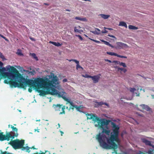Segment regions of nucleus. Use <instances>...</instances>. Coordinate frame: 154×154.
Returning <instances> with one entry per match:
<instances>
[{
	"label": "nucleus",
	"mask_w": 154,
	"mask_h": 154,
	"mask_svg": "<svg viewBox=\"0 0 154 154\" xmlns=\"http://www.w3.org/2000/svg\"><path fill=\"white\" fill-rule=\"evenodd\" d=\"M49 78H38L34 80V86L37 88V91L39 93L40 96H44L48 94L52 95L54 85L58 84V79L56 75L54 74L48 76Z\"/></svg>",
	"instance_id": "obj_1"
},
{
	"label": "nucleus",
	"mask_w": 154,
	"mask_h": 154,
	"mask_svg": "<svg viewBox=\"0 0 154 154\" xmlns=\"http://www.w3.org/2000/svg\"><path fill=\"white\" fill-rule=\"evenodd\" d=\"M111 125L112 128L113 134L111 133L110 137L108 138L103 134L99 133L97 136V139L99 142L100 146L103 148L106 149L115 150L117 148L118 145L114 141L119 143V127L115 123L111 122Z\"/></svg>",
	"instance_id": "obj_2"
},
{
	"label": "nucleus",
	"mask_w": 154,
	"mask_h": 154,
	"mask_svg": "<svg viewBox=\"0 0 154 154\" xmlns=\"http://www.w3.org/2000/svg\"><path fill=\"white\" fill-rule=\"evenodd\" d=\"M15 74V78L14 79H10L9 81L5 80V83L9 84L11 87H14V88L18 87L21 88H25L26 85H28L29 87L28 89V91L31 92L32 91L33 88L37 89V88H35L34 86V84L35 85H37L34 83V80L31 79H25L24 77L19 73L18 70L14 68V70L12 71Z\"/></svg>",
	"instance_id": "obj_3"
},
{
	"label": "nucleus",
	"mask_w": 154,
	"mask_h": 154,
	"mask_svg": "<svg viewBox=\"0 0 154 154\" xmlns=\"http://www.w3.org/2000/svg\"><path fill=\"white\" fill-rule=\"evenodd\" d=\"M12 131L6 132V134H4L3 132H0V141H2L4 140L9 141L10 139L12 140L17 137L18 135L17 133V129L12 125L11 126Z\"/></svg>",
	"instance_id": "obj_4"
},
{
	"label": "nucleus",
	"mask_w": 154,
	"mask_h": 154,
	"mask_svg": "<svg viewBox=\"0 0 154 154\" xmlns=\"http://www.w3.org/2000/svg\"><path fill=\"white\" fill-rule=\"evenodd\" d=\"M86 115L87 116V119H92L94 122H97L98 124L95 125L96 127H102L104 125L107 126L111 122L109 120L100 119L95 114L88 113Z\"/></svg>",
	"instance_id": "obj_5"
},
{
	"label": "nucleus",
	"mask_w": 154,
	"mask_h": 154,
	"mask_svg": "<svg viewBox=\"0 0 154 154\" xmlns=\"http://www.w3.org/2000/svg\"><path fill=\"white\" fill-rule=\"evenodd\" d=\"M9 143L15 149H21L23 150L26 149V152L28 153L30 152V151H29V148L28 146H23L24 145V140H20L18 139H16L11 141Z\"/></svg>",
	"instance_id": "obj_6"
},
{
	"label": "nucleus",
	"mask_w": 154,
	"mask_h": 154,
	"mask_svg": "<svg viewBox=\"0 0 154 154\" xmlns=\"http://www.w3.org/2000/svg\"><path fill=\"white\" fill-rule=\"evenodd\" d=\"M62 105H60L57 104V105H54L53 107L54 109V110L56 111H62V112H60L59 114L61 115L63 114H65V106H63L62 107Z\"/></svg>",
	"instance_id": "obj_7"
},
{
	"label": "nucleus",
	"mask_w": 154,
	"mask_h": 154,
	"mask_svg": "<svg viewBox=\"0 0 154 154\" xmlns=\"http://www.w3.org/2000/svg\"><path fill=\"white\" fill-rule=\"evenodd\" d=\"M53 92L52 95H55L59 98L62 97L63 99L64 97H66V93L65 92H63L62 93L55 89L54 88L53 89Z\"/></svg>",
	"instance_id": "obj_8"
},
{
	"label": "nucleus",
	"mask_w": 154,
	"mask_h": 154,
	"mask_svg": "<svg viewBox=\"0 0 154 154\" xmlns=\"http://www.w3.org/2000/svg\"><path fill=\"white\" fill-rule=\"evenodd\" d=\"M100 75L99 74L94 76H91V78L93 80L94 83H96L98 82L100 78Z\"/></svg>",
	"instance_id": "obj_9"
},
{
	"label": "nucleus",
	"mask_w": 154,
	"mask_h": 154,
	"mask_svg": "<svg viewBox=\"0 0 154 154\" xmlns=\"http://www.w3.org/2000/svg\"><path fill=\"white\" fill-rule=\"evenodd\" d=\"M70 62L71 61H73L74 62H75L77 64L76 66V69L78 70L80 68L82 69V70L83 69V68L79 65V61H78L77 60H75V59H71V60H68Z\"/></svg>",
	"instance_id": "obj_10"
},
{
	"label": "nucleus",
	"mask_w": 154,
	"mask_h": 154,
	"mask_svg": "<svg viewBox=\"0 0 154 154\" xmlns=\"http://www.w3.org/2000/svg\"><path fill=\"white\" fill-rule=\"evenodd\" d=\"M116 44L117 45L116 47V49H121L123 47H125L127 45L126 44L120 42H117Z\"/></svg>",
	"instance_id": "obj_11"
},
{
	"label": "nucleus",
	"mask_w": 154,
	"mask_h": 154,
	"mask_svg": "<svg viewBox=\"0 0 154 154\" xmlns=\"http://www.w3.org/2000/svg\"><path fill=\"white\" fill-rule=\"evenodd\" d=\"M141 140L142 142L145 143L146 145L152 146L151 144V141H149L145 138L142 139Z\"/></svg>",
	"instance_id": "obj_12"
},
{
	"label": "nucleus",
	"mask_w": 154,
	"mask_h": 154,
	"mask_svg": "<svg viewBox=\"0 0 154 154\" xmlns=\"http://www.w3.org/2000/svg\"><path fill=\"white\" fill-rule=\"evenodd\" d=\"M102 127H100V128L103 129V131H102V133H105L107 135H109L110 133V130H107L105 129L104 128L103 126Z\"/></svg>",
	"instance_id": "obj_13"
},
{
	"label": "nucleus",
	"mask_w": 154,
	"mask_h": 154,
	"mask_svg": "<svg viewBox=\"0 0 154 154\" xmlns=\"http://www.w3.org/2000/svg\"><path fill=\"white\" fill-rule=\"evenodd\" d=\"M143 109H145L147 111H149L150 108L148 106L145 105L144 104H141L140 105Z\"/></svg>",
	"instance_id": "obj_14"
},
{
	"label": "nucleus",
	"mask_w": 154,
	"mask_h": 154,
	"mask_svg": "<svg viewBox=\"0 0 154 154\" xmlns=\"http://www.w3.org/2000/svg\"><path fill=\"white\" fill-rule=\"evenodd\" d=\"M100 30L98 28H95L94 31H91V32L95 35H98L100 34Z\"/></svg>",
	"instance_id": "obj_15"
},
{
	"label": "nucleus",
	"mask_w": 154,
	"mask_h": 154,
	"mask_svg": "<svg viewBox=\"0 0 154 154\" xmlns=\"http://www.w3.org/2000/svg\"><path fill=\"white\" fill-rule=\"evenodd\" d=\"M49 43H51V44H52L53 45L56 46H57V47L60 46L62 45L61 44H60V43L58 42H52V41H50L49 42Z\"/></svg>",
	"instance_id": "obj_16"
},
{
	"label": "nucleus",
	"mask_w": 154,
	"mask_h": 154,
	"mask_svg": "<svg viewBox=\"0 0 154 154\" xmlns=\"http://www.w3.org/2000/svg\"><path fill=\"white\" fill-rule=\"evenodd\" d=\"M99 15L104 19H106L110 17V15H106L102 14H100Z\"/></svg>",
	"instance_id": "obj_17"
},
{
	"label": "nucleus",
	"mask_w": 154,
	"mask_h": 154,
	"mask_svg": "<svg viewBox=\"0 0 154 154\" xmlns=\"http://www.w3.org/2000/svg\"><path fill=\"white\" fill-rule=\"evenodd\" d=\"M119 26H124L126 28H127L128 27L126 23L123 21L120 22H119Z\"/></svg>",
	"instance_id": "obj_18"
},
{
	"label": "nucleus",
	"mask_w": 154,
	"mask_h": 154,
	"mask_svg": "<svg viewBox=\"0 0 154 154\" xmlns=\"http://www.w3.org/2000/svg\"><path fill=\"white\" fill-rule=\"evenodd\" d=\"M63 100L66 102V104H67L69 103V104H70V103H71L72 101H70L69 99H68L66 97H64L63 98Z\"/></svg>",
	"instance_id": "obj_19"
},
{
	"label": "nucleus",
	"mask_w": 154,
	"mask_h": 154,
	"mask_svg": "<svg viewBox=\"0 0 154 154\" xmlns=\"http://www.w3.org/2000/svg\"><path fill=\"white\" fill-rule=\"evenodd\" d=\"M128 28L130 29H138V27L131 25H130L128 26Z\"/></svg>",
	"instance_id": "obj_20"
},
{
	"label": "nucleus",
	"mask_w": 154,
	"mask_h": 154,
	"mask_svg": "<svg viewBox=\"0 0 154 154\" xmlns=\"http://www.w3.org/2000/svg\"><path fill=\"white\" fill-rule=\"evenodd\" d=\"M71 103H70V104L71 106L72 107H70L69 108V110L71 109H72L73 110H74V108L75 107V106L76 105H74L73 103L72 102Z\"/></svg>",
	"instance_id": "obj_21"
},
{
	"label": "nucleus",
	"mask_w": 154,
	"mask_h": 154,
	"mask_svg": "<svg viewBox=\"0 0 154 154\" xmlns=\"http://www.w3.org/2000/svg\"><path fill=\"white\" fill-rule=\"evenodd\" d=\"M107 54H108L111 56H116L117 54L116 53H115L111 52H107Z\"/></svg>",
	"instance_id": "obj_22"
},
{
	"label": "nucleus",
	"mask_w": 154,
	"mask_h": 154,
	"mask_svg": "<svg viewBox=\"0 0 154 154\" xmlns=\"http://www.w3.org/2000/svg\"><path fill=\"white\" fill-rule=\"evenodd\" d=\"M75 19L76 20H82L84 21L86 20V19L84 18H81L78 17H76L75 18Z\"/></svg>",
	"instance_id": "obj_23"
},
{
	"label": "nucleus",
	"mask_w": 154,
	"mask_h": 154,
	"mask_svg": "<svg viewBox=\"0 0 154 154\" xmlns=\"http://www.w3.org/2000/svg\"><path fill=\"white\" fill-rule=\"evenodd\" d=\"M118 70H121V71H123L124 73L127 70L126 69H125L124 68H120V67H118Z\"/></svg>",
	"instance_id": "obj_24"
},
{
	"label": "nucleus",
	"mask_w": 154,
	"mask_h": 154,
	"mask_svg": "<svg viewBox=\"0 0 154 154\" xmlns=\"http://www.w3.org/2000/svg\"><path fill=\"white\" fill-rule=\"evenodd\" d=\"M104 44L106 45H107L109 47H110L112 48H113L114 47L111 44H110L109 42L105 41Z\"/></svg>",
	"instance_id": "obj_25"
},
{
	"label": "nucleus",
	"mask_w": 154,
	"mask_h": 154,
	"mask_svg": "<svg viewBox=\"0 0 154 154\" xmlns=\"http://www.w3.org/2000/svg\"><path fill=\"white\" fill-rule=\"evenodd\" d=\"M81 106H78L77 105H76L75 106V108H76V109L78 111H79V112H80V109L81 108H82V107H81Z\"/></svg>",
	"instance_id": "obj_26"
},
{
	"label": "nucleus",
	"mask_w": 154,
	"mask_h": 154,
	"mask_svg": "<svg viewBox=\"0 0 154 154\" xmlns=\"http://www.w3.org/2000/svg\"><path fill=\"white\" fill-rule=\"evenodd\" d=\"M32 57L34 59H35L36 60H38V57L36 56V55L35 54V53H32Z\"/></svg>",
	"instance_id": "obj_27"
},
{
	"label": "nucleus",
	"mask_w": 154,
	"mask_h": 154,
	"mask_svg": "<svg viewBox=\"0 0 154 154\" xmlns=\"http://www.w3.org/2000/svg\"><path fill=\"white\" fill-rule=\"evenodd\" d=\"M120 66H122L124 67H126V66L125 63L120 62V64H119Z\"/></svg>",
	"instance_id": "obj_28"
},
{
	"label": "nucleus",
	"mask_w": 154,
	"mask_h": 154,
	"mask_svg": "<svg viewBox=\"0 0 154 154\" xmlns=\"http://www.w3.org/2000/svg\"><path fill=\"white\" fill-rule=\"evenodd\" d=\"M82 76L85 78H91V75H89L88 74H85V75H82Z\"/></svg>",
	"instance_id": "obj_29"
},
{
	"label": "nucleus",
	"mask_w": 154,
	"mask_h": 154,
	"mask_svg": "<svg viewBox=\"0 0 154 154\" xmlns=\"http://www.w3.org/2000/svg\"><path fill=\"white\" fill-rule=\"evenodd\" d=\"M116 56L118 57H120V58H127V57H126V56H122V55H119V54H117V56Z\"/></svg>",
	"instance_id": "obj_30"
},
{
	"label": "nucleus",
	"mask_w": 154,
	"mask_h": 154,
	"mask_svg": "<svg viewBox=\"0 0 154 154\" xmlns=\"http://www.w3.org/2000/svg\"><path fill=\"white\" fill-rule=\"evenodd\" d=\"M120 62L117 60H113L112 61V63H115V64H119Z\"/></svg>",
	"instance_id": "obj_31"
},
{
	"label": "nucleus",
	"mask_w": 154,
	"mask_h": 154,
	"mask_svg": "<svg viewBox=\"0 0 154 154\" xmlns=\"http://www.w3.org/2000/svg\"><path fill=\"white\" fill-rule=\"evenodd\" d=\"M153 149L149 150L148 151V153L149 154H153Z\"/></svg>",
	"instance_id": "obj_32"
},
{
	"label": "nucleus",
	"mask_w": 154,
	"mask_h": 154,
	"mask_svg": "<svg viewBox=\"0 0 154 154\" xmlns=\"http://www.w3.org/2000/svg\"><path fill=\"white\" fill-rule=\"evenodd\" d=\"M48 151H45V152H42V151H40V153H38V152H37L36 153H34L32 154H45V153Z\"/></svg>",
	"instance_id": "obj_33"
},
{
	"label": "nucleus",
	"mask_w": 154,
	"mask_h": 154,
	"mask_svg": "<svg viewBox=\"0 0 154 154\" xmlns=\"http://www.w3.org/2000/svg\"><path fill=\"white\" fill-rule=\"evenodd\" d=\"M0 57L3 60L5 59V58L4 56L2 54V53L0 52Z\"/></svg>",
	"instance_id": "obj_34"
},
{
	"label": "nucleus",
	"mask_w": 154,
	"mask_h": 154,
	"mask_svg": "<svg viewBox=\"0 0 154 154\" xmlns=\"http://www.w3.org/2000/svg\"><path fill=\"white\" fill-rule=\"evenodd\" d=\"M136 90V89L134 88H130V91L132 93L134 92V91Z\"/></svg>",
	"instance_id": "obj_35"
},
{
	"label": "nucleus",
	"mask_w": 154,
	"mask_h": 154,
	"mask_svg": "<svg viewBox=\"0 0 154 154\" xmlns=\"http://www.w3.org/2000/svg\"><path fill=\"white\" fill-rule=\"evenodd\" d=\"M89 39L91 41H93L99 44V43H100V42L99 41H97V40H94V39H92L91 38H89Z\"/></svg>",
	"instance_id": "obj_36"
},
{
	"label": "nucleus",
	"mask_w": 154,
	"mask_h": 154,
	"mask_svg": "<svg viewBox=\"0 0 154 154\" xmlns=\"http://www.w3.org/2000/svg\"><path fill=\"white\" fill-rule=\"evenodd\" d=\"M0 36L2 38L4 39L6 41H8V40L3 35L0 34Z\"/></svg>",
	"instance_id": "obj_37"
},
{
	"label": "nucleus",
	"mask_w": 154,
	"mask_h": 154,
	"mask_svg": "<svg viewBox=\"0 0 154 154\" xmlns=\"http://www.w3.org/2000/svg\"><path fill=\"white\" fill-rule=\"evenodd\" d=\"M77 36L79 38V39H80L81 40H83V38H82V36L79 35H77Z\"/></svg>",
	"instance_id": "obj_38"
},
{
	"label": "nucleus",
	"mask_w": 154,
	"mask_h": 154,
	"mask_svg": "<svg viewBox=\"0 0 154 154\" xmlns=\"http://www.w3.org/2000/svg\"><path fill=\"white\" fill-rule=\"evenodd\" d=\"M98 104L100 105H102L104 104V103L103 102H98Z\"/></svg>",
	"instance_id": "obj_39"
},
{
	"label": "nucleus",
	"mask_w": 154,
	"mask_h": 154,
	"mask_svg": "<svg viewBox=\"0 0 154 154\" xmlns=\"http://www.w3.org/2000/svg\"><path fill=\"white\" fill-rule=\"evenodd\" d=\"M104 60L105 61H107L109 63H112V61L111 60H109L108 59H104Z\"/></svg>",
	"instance_id": "obj_40"
},
{
	"label": "nucleus",
	"mask_w": 154,
	"mask_h": 154,
	"mask_svg": "<svg viewBox=\"0 0 154 154\" xmlns=\"http://www.w3.org/2000/svg\"><path fill=\"white\" fill-rule=\"evenodd\" d=\"M74 31L75 32H79V30L78 29H77L76 27L75 28Z\"/></svg>",
	"instance_id": "obj_41"
},
{
	"label": "nucleus",
	"mask_w": 154,
	"mask_h": 154,
	"mask_svg": "<svg viewBox=\"0 0 154 154\" xmlns=\"http://www.w3.org/2000/svg\"><path fill=\"white\" fill-rule=\"evenodd\" d=\"M108 36L110 37H112V38H115V37L114 36L112 35H110V34L108 35Z\"/></svg>",
	"instance_id": "obj_42"
},
{
	"label": "nucleus",
	"mask_w": 154,
	"mask_h": 154,
	"mask_svg": "<svg viewBox=\"0 0 154 154\" xmlns=\"http://www.w3.org/2000/svg\"><path fill=\"white\" fill-rule=\"evenodd\" d=\"M107 32H108V31L106 30H104V31H102V32L103 33H106Z\"/></svg>",
	"instance_id": "obj_43"
},
{
	"label": "nucleus",
	"mask_w": 154,
	"mask_h": 154,
	"mask_svg": "<svg viewBox=\"0 0 154 154\" xmlns=\"http://www.w3.org/2000/svg\"><path fill=\"white\" fill-rule=\"evenodd\" d=\"M29 151H30V150H29V149H36L35 148V147H34V146H33L32 147H29Z\"/></svg>",
	"instance_id": "obj_44"
},
{
	"label": "nucleus",
	"mask_w": 154,
	"mask_h": 154,
	"mask_svg": "<svg viewBox=\"0 0 154 154\" xmlns=\"http://www.w3.org/2000/svg\"><path fill=\"white\" fill-rule=\"evenodd\" d=\"M144 153L140 151L139 152L137 153L136 154H144Z\"/></svg>",
	"instance_id": "obj_45"
},
{
	"label": "nucleus",
	"mask_w": 154,
	"mask_h": 154,
	"mask_svg": "<svg viewBox=\"0 0 154 154\" xmlns=\"http://www.w3.org/2000/svg\"><path fill=\"white\" fill-rule=\"evenodd\" d=\"M17 54L18 55H23V54L21 52H18Z\"/></svg>",
	"instance_id": "obj_46"
},
{
	"label": "nucleus",
	"mask_w": 154,
	"mask_h": 154,
	"mask_svg": "<svg viewBox=\"0 0 154 154\" xmlns=\"http://www.w3.org/2000/svg\"><path fill=\"white\" fill-rule=\"evenodd\" d=\"M67 79H64L63 80V82H66L67 81Z\"/></svg>",
	"instance_id": "obj_47"
},
{
	"label": "nucleus",
	"mask_w": 154,
	"mask_h": 154,
	"mask_svg": "<svg viewBox=\"0 0 154 154\" xmlns=\"http://www.w3.org/2000/svg\"><path fill=\"white\" fill-rule=\"evenodd\" d=\"M104 28L105 29H108V30H112V28H106L105 27H104Z\"/></svg>",
	"instance_id": "obj_48"
},
{
	"label": "nucleus",
	"mask_w": 154,
	"mask_h": 154,
	"mask_svg": "<svg viewBox=\"0 0 154 154\" xmlns=\"http://www.w3.org/2000/svg\"><path fill=\"white\" fill-rule=\"evenodd\" d=\"M44 4L45 5H49V4H48L47 3H44Z\"/></svg>",
	"instance_id": "obj_49"
},
{
	"label": "nucleus",
	"mask_w": 154,
	"mask_h": 154,
	"mask_svg": "<svg viewBox=\"0 0 154 154\" xmlns=\"http://www.w3.org/2000/svg\"><path fill=\"white\" fill-rule=\"evenodd\" d=\"M39 129H38V130H36V129H35V131H37L38 132H39Z\"/></svg>",
	"instance_id": "obj_50"
},
{
	"label": "nucleus",
	"mask_w": 154,
	"mask_h": 154,
	"mask_svg": "<svg viewBox=\"0 0 154 154\" xmlns=\"http://www.w3.org/2000/svg\"><path fill=\"white\" fill-rule=\"evenodd\" d=\"M101 41L102 42H104H104H105V41H104V40H101Z\"/></svg>",
	"instance_id": "obj_51"
},
{
	"label": "nucleus",
	"mask_w": 154,
	"mask_h": 154,
	"mask_svg": "<svg viewBox=\"0 0 154 154\" xmlns=\"http://www.w3.org/2000/svg\"><path fill=\"white\" fill-rule=\"evenodd\" d=\"M104 103V104H105V105H106V106H108V104H107L106 103Z\"/></svg>",
	"instance_id": "obj_52"
},
{
	"label": "nucleus",
	"mask_w": 154,
	"mask_h": 154,
	"mask_svg": "<svg viewBox=\"0 0 154 154\" xmlns=\"http://www.w3.org/2000/svg\"><path fill=\"white\" fill-rule=\"evenodd\" d=\"M60 132L61 133V135H62V134H63V131H60Z\"/></svg>",
	"instance_id": "obj_53"
},
{
	"label": "nucleus",
	"mask_w": 154,
	"mask_h": 154,
	"mask_svg": "<svg viewBox=\"0 0 154 154\" xmlns=\"http://www.w3.org/2000/svg\"><path fill=\"white\" fill-rule=\"evenodd\" d=\"M58 125L59 126V128H60V125L59 123L58 124Z\"/></svg>",
	"instance_id": "obj_54"
},
{
	"label": "nucleus",
	"mask_w": 154,
	"mask_h": 154,
	"mask_svg": "<svg viewBox=\"0 0 154 154\" xmlns=\"http://www.w3.org/2000/svg\"><path fill=\"white\" fill-rule=\"evenodd\" d=\"M66 109H67L69 110V108H68V106H66Z\"/></svg>",
	"instance_id": "obj_55"
},
{
	"label": "nucleus",
	"mask_w": 154,
	"mask_h": 154,
	"mask_svg": "<svg viewBox=\"0 0 154 154\" xmlns=\"http://www.w3.org/2000/svg\"><path fill=\"white\" fill-rule=\"evenodd\" d=\"M40 119L38 120H36V121H40Z\"/></svg>",
	"instance_id": "obj_56"
},
{
	"label": "nucleus",
	"mask_w": 154,
	"mask_h": 154,
	"mask_svg": "<svg viewBox=\"0 0 154 154\" xmlns=\"http://www.w3.org/2000/svg\"><path fill=\"white\" fill-rule=\"evenodd\" d=\"M106 128H107V129L108 128V126H106Z\"/></svg>",
	"instance_id": "obj_57"
},
{
	"label": "nucleus",
	"mask_w": 154,
	"mask_h": 154,
	"mask_svg": "<svg viewBox=\"0 0 154 154\" xmlns=\"http://www.w3.org/2000/svg\"><path fill=\"white\" fill-rule=\"evenodd\" d=\"M19 112H21V111L20 110H19Z\"/></svg>",
	"instance_id": "obj_58"
},
{
	"label": "nucleus",
	"mask_w": 154,
	"mask_h": 154,
	"mask_svg": "<svg viewBox=\"0 0 154 154\" xmlns=\"http://www.w3.org/2000/svg\"><path fill=\"white\" fill-rule=\"evenodd\" d=\"M8 127H10V125H8Z\"/></svg>",
	"instance_id": "obj_59"
},
{
	"label": "nucleus",
	"mask_w": 154,
	"mask_h": 154,
	"mask_svg": "<svg viewBox=\"0 0 154 154\" xmlns=\"http://www.w3.org/2000/svg\"><path fill=\"white\" fill-rule=\"evenodd\" d=\"M116 154H117V153L116 152Z\"/></svg>",
	"instance_id": "obj_60"
}]
</instances>
